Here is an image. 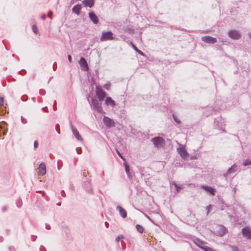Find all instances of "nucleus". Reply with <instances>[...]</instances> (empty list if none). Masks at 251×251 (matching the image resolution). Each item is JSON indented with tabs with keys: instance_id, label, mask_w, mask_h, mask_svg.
Wrapping results in <instances>:
<instances>
[{
	"instance_id": "nucleus-1",
	"label": "nucleus",
	"mask_w": 251,
	"mask_h": 251,
	"mask_svg": "<svg viewBox=\"0 0 251 251\" xmlns=\"http://www.w3.org/2000/svg\"><path fill=\"white\" fill-rule=\"evenodd\" d=\"M151 142L157 148H161L164 146L165 142L163 139L160 137H155L151 139Z\"/></svg>"
},
{
	"instance_id": "nucleus-2",
	"label": "nucleus",
	"mask_w": 251,
	"mask_h": 251,
	"mask_svg": "<svg viewBox=\"0 0 251 251\" xmlns=\"http://www.w3.org/2000/svg\"><path fill=\"white\" fill-rule=\"evenodd\" d=\"M113 39V33L111 31L103 32L100 38V41L112 40Z\"/></svg>"
},
{
	"instance_id": "nucleus-3",
	"label": "nucleus",
	"mask_w": 251,
	"mask_h": 251,
	"mask_svg": "<svg viewBox=\"0 0 251 251\" xmlns=\"http://www.w3.org/2000/svg\"><path fill=\"white\" fill-rule=\"evenodd\" d=\"M96 95L100 100H103L105 97V93L99 86L96 87Z\"/></svg>"
},
{
	"instance_id": "nucleus-4",
	"label": "nucleus",
	"mask_w": 251,
	"mask_h": 251,
	"mask_svg": "<svg viewBox=\"0 0 251 251\" xmlns=\"http://www.w3.org/2000/svg\"><path fill=\"white\" fill-rule=\"evenodd\" d=\"M177 150L182 158L186 159L189 156V154L185 149L184 146H180L177 149Z\"/></svg>"
},
{
	"instance_id": "nucleus-5",
	"label": "nucleus",
	"mask_w": 251,
	"mask_h": 251,
	"mask_svg": "<svg viewBox=\"0 0 251 251\" xmlns=\"http://www.w3.org/2000/svg\"><path fill=\"white\" fill-rule=\"evenodd\" d=\"M103 122L104 125L108 127H113L115 126V123L114 121L108 117L104 116Z\"/></svg>"
},
{
	"instance_id": "nucleus-6",
	"label": "nucleus",
	"mask_w": 251,
	"mask_h": 251,
	"mask_svg": "<svg viewBox=\"0 0 251 251\" xmlns=\"http://www.w3.org/2000/svg\"><path fill=\"white\" fill-rule=\"evenodd\" d=\"M228 34L231 38L234 40L239 39L241 37V35L239 32L235 30H231L229 31Z\"/></svg>"
},
{
	"instance_id": "nucleus-7",
	"label": "nucleus",
	"mask_w": 251,
	"mask_h": 251,
	"mask_svg": "<svg viewBox=\"0 0 251 251\" xmlns=\"http://www.w3.org/2000/svg\"><path fill=\"white\" fill-rule=\"evenodd\" d=\"M201 39L203 42L209 44H214L217 42L215 38L209 36H203L201 38Z\"/></svg>"
},
{
	"instance_id": "nucleus-8",
	"label": "nucleus",
	"mask_w": 251,
	"mask_h": 251,
	"mask_svg": "<svg viewBox=\"0 0 251 251\" xmlns=\"http://www.w3.org/2000/svg\"><path fill=\"white\" fill-rule=\"evenodd\" d=\"M243 236L248 239H251V230L249 227H245L242 229Z\"/></svg>"
},
{
	"instance_id": "nucleus-9",
	"label": "nucleus",
	"mask_w": 251,
	"mask_h": 251,
	"mask_svg": "<svg viewBox=\"0 0 251 251\" xmlns=\"http://www.w3.org/2000/svg\"><path fill=\"white\" fill-rule=\"evenodd\" d=\"M79 65L84 70H87L88 69L87 63L85 58L81 57L79 62Z\"/></svg>"
},
{
	"instance_id": "nucleus-10",
	"label": "nucleus",
	"mask_w": 251,
	"mask_h": 251,
	"mask_svg": "<svg viewBox=\"0 0 251 251\" xmlns=\"http://www.w3.org/2000/svg\"><path fill=\"white\" fill-rule=\"evenodd\" d=\"M39 174L42 176L46 174V166L44 163H42L39 167Z\"/></svg>"
},
{
	"instance_id": "nucleus-11",
	"label": "nucleus",
	"mask_w": 251,
	"mask_h": 251,
	"mask_svg": "<svg viewBox=\"0 0 251 251\" xmlns=\"http://www.w3.org/2000/svg\"><path fill=\"white\" fill-rule=\"evenodd\" d=\"M72 132L75 136V138L78 140L82 141V138L81 136L79 135L78 131L76 129V128L72 126Z\"/></svg>"
},
{
	"instance_id": "nucleus-12",
	"label": "nucleus",
	"mask_w": 251,
	"mask_h": 251,
	"mask_svg": "<svg viewBox=\"0 0 251 251\" xmlns=\"http://www.w3.org/2000/svg\"><path fill=\"white\" fill-rule=\"evenodd\" d=\"M117 209L119 211V213H120L121 216H122V217H123V218H125L126 217V215H127L126 212L121 206H118L117 207Z\"/></svg>"
},
{
	"instance_id": "nucleus-13",
	"label": "nucleus",
	"mask_w": 251,
	"mask_h": 251,
	"mask_svg": "<svg viewBox=\"0 0 251 251\" xmlns=\"http://www.w3.org/2000/svg\"><path fill=\"white\" fill-rule=\"evenodd\" d=\"M82 3L86 7H92L94 5V0H84Z\"/></svg>"
},
{
	"instance_id": "nucleus-14",
	"label": "nucleus",
	"mask_w": 251,
	"mask_h": 251,
	"mask_svg": "<svg viewBox=\"0 0 251 251\" xmlns=\"http://www.w3.org/2000/svg\"><path fill=\"white\" fill-rule=\"evenodd\" d=\"M105 103L107 105L114 106L115 105V101L110 97H106L105 100Z\"/></svg>"
},
{
	"instance_id": "nucleus-15",
	"label": "nucleus",
	"mask_w": 251,
	"mask_h": 251,
	"mask_svg": "<svg viewBox=\"0 0 251 251\" xmlns=\"http://www.w3.org/2000/svg\"><path fill=\"white\" fill-rule=\"evenodd\" d=\"M201 188L204 189L207 192L210 193L212 195H214L215 194V190L211 187L202 186Z\"/></svg>"
},
{
	"instance_id": "nucleus-16",
	"label": "nucleus",
	"mask_w": 251,
	"mask_h": 251,
	"mask_svg": "<svg viewBox=\"0 0 251 251\" xmlns=\"http://www.w3.org/2000/svg\"><path fill=\"white\" fill-rule=\"evenodd\" d=\"M92 104L98 110H100L101 108L100 106V105L98 101L96 99L92 100Z\"/></svg>"
},
{
	"instance_id": "nucleus-17",
	"label": "nucleus",
	"mask_w": 251,
	"mask_h": 251,
	"mask_svg": "<svg viewBox=\"0 0 251 251\" xmlns=\"http://www.w3.org/2000/svg\"><path fill=\"white\" fill-rule=\"evenodd\" d=\"M81 9V6L80 5H76L73 8V12L77 15H78L79 11Z\"/></svg>"
},
{
	"instance_id": "nucleus-18",
	"label": "nucleus",
	"mask_w": 251,
	"mask_h": 251,
	"mask_svg": "<svg viewBox=\"0 0 251 251\" xmlns=\"http://www.w3.org/2000/svg\"><path fill=\"white\" fill-rule=\"evenodd\" d=\"M194 243L197 246L201 248V249H202V247L204 246V243H203L202 242L198 239H196V240H195Z\"/></svg>"
},
{
	"instance_id": "nucleus-19",
	"label": "nucleus",
	"mask_w": 251,
	"mask_h": 251,
	"mask_svg": "<svg viewBox=\"0 0 251 251\" xmlns=\"http://www.w3.org/2000/svg\"><path fill=\"white\" fill-rule=\"evenodd\" d=\"M219 228L220 229L221 232L219 233L220 236H223L226 232V229L223 226H219Z\"/></svg>"
},
{
	"instance_id": "nucleus-20",
	"label": "nucleus",
	"mask_w": 251,
	"mask_h": 251,
	"mask_svg": "<svg viewBox=\"0 0 251 251\" xmlns=\"http://www.w3.org/2000/svg\"><path fill=\"white\" fill-rule=\"evenodd\" d=\"M136 228L137 230L141 233H143L144 231V228L143 227V226L139 225H137L136 226Z\"/></svg>"
},
{
	"instance_id": "nucleus-21",
	"label": "nucleus",
	"mask_w": 251,
	"mask_h": 251,
	"mask_svg": "<svg viewBox=\"0 0 251 251\" xmlns=\"http://www.w3.org/2000/svg\"><path fill=\"white\" fill-rule=\"evenodd\" d=\"M91 20L94 24H97L98 22V17H90Z\"/></svg>"
},
{
	"instance_id": "nucleus-22",
	"label": "nucleus",
	"mask_w": 251,
	"mask_h": 251,
	"mask_svg": "<svg viewBox=\"0 0 251 251\" xmlns=\"http://www.w3.org/2000/svg\"><path fill=\"white\" fill-rule=\"evenodd\" d=\"M202 249L204 250L205 251H214V250L208 247H207L204 245L203 247H202Z\"/></svg>"
},
{
	"instance_id": "nucleus-23",
	"label": "nucleus",
	"mask_w": 251,
	"mask_h": 251,
	"mask_svg": "<svg viewBox=\"0 0 251 251\" xmlns=\"http://www.w3.org/2000/svg\"><path fill=\"white\" fill-rule=\"evenodd\" d=\"M125 165L126 172L127 174V175L129 176V167L128 165L127 164H126V163H125Z\"/></svg>"
},
{
	"instance_id": "nucleus-24",
	"label": "nucleus",
	"mask_w": 251,
	"mask_h": 251,
	"mask_svg": "<svg viewBox=\"0 0 251 251\" xmlns=\"http://www.w3.org/2000/svg\"><path fill=\"white\" fill-rule=\"evenodd\" d=\"M32 30L35 33L37 34L38 33L37 28L35 25H33Z\"/></svg>"
},
{
	"instance_id": "nucleus-25",
	"label": "nucleus",
	"mask_w": 251,
	"mask_h": 251,
	"mask_svg": "<svg viewBox=\"0 0 251 251\" xmlns=\"http://www.w3.org/2000/svg\"><path fill=\"white\" fill-rule=\"evenodd\" d=\"M104 88L107 90H109L110 89V84H106L104 86Z\"/></svg>"
},
{
	"instance_id": "nucleus-26",
	"label": "nucleus",
	"mask_w": 251,
	"mask_h": 251,
	"mask_svg": "<svg viewBox=\"0 0 251 251\" xmlns=\"http://www.w3.org/2000/svg\"><path fill=\"white\" fill-rule=\"evenodd\" d=\"M4 103V99L2 97H0V106H2Z\"/></svg>"
},
{
	"instance_id": "nucleus-27",
	"label": "nucleus",
	"mask_w": 251,
	"mask_h": 251,
	"mask_svg": "<svg viewBox=\"0 0 251 251\" xmlns=\"http://www.w3.org/2000/svg\"><path fill=\"white\" fill-rule=\"evenodd\" d=\"M38 146V143L37 141H35L34 143V148H37Z\"/></svg>"
},
{
	"instance_id": "nucleus-28",
	"label": "nucleus",
	"mask_w": 251,
	"mask_h": 251,
	"mask_svg": "<svg viewBox=\"0 0 251 251\" xmlns=\"http://www.w3.org/2000/svg\"><path fill=\"white\" fill-rule=\"evenodd\" d=\"M123 238V236H118L116 238V240L117 242H119L120 239H122Z\"/></svg>"
},
{
	"instance_id": "nucleus-29",
	"label": "nucleus",
	"mask_w": 251,
	"mask_h": 251,
	"mask_svg": "<svg viewBox=\"0 0 251 251\" xmlns=\"http://www.w3.org/2000/svg\"><path fill=\"white\" fill-rule=\"evenodd\" d=\"M136 51H137V52H138L140 54H141V55H144V54H143V52H142V51H141V50H139L138 49V50H137Z\"/></svg>"
},
{
	"instance_id": "nucleus-30",
	"label": "nucleus",
	"mask_w": 251,
	"mask_h": 251,
	"mask_svg": "<svg viewBox=\"0 0 251 251\" xmlns=\"http://www.w3.org/2000/svg\"><path fill=\"white\" fill-rule=\"evenodd\" d=\"M117 152L119 154V155L120 156V157L124 160H125V159L123 157V156L119 153V152L118 151H117Z\"/></svg>"
},
{
	"instance_id": "nucleus-31",
	"label": "nucleus",
	"mask_w": 251,
	"mask_h": 251,
	"mask_svg": "<svg viewBox=\"0 0 251 251\" xmlns=\"http://www.w3.org/2000/svg\"><path fill=\"white\" fill-rule=\"evenodd\" d=\"M68 58L69 59V62H71V61H72V57H71V56L70 55H68Z\"/></svg>"
},
{
	"instance_id": "nucleus-32",
	"label": "nucleus",
	"mask_w": 251,
	"mask_h": 251,
	"mask_svg": "<svg viewBox=\"0 0 251 251\" xmlns=\"http://www.w3.org/2000/svg\"><path fill=\"white\" fill-rule=\"evenodd\" d=\"M250 163H251L250 162H248L247 161H245L244 165L245 166H247V165L250 164Z\"/></svg>"
},
{
	"instance_id": "nucleus-33",
	"label": "nucleus",
	"mask_w": 251,
	"mask_h": 251,
	"mask_svg": "<svg viewBox=\"0 0 251 251\" xmlns=\"http://www.w3.org/2000/svg\"><path fill=\"white\" fill-rule=\"evenodd\" d=\"M232 171H233V167H231L229 169L227 172L230 173H231Z\"/></svg>"
},
{
	"instance_id": "nucleus-34",
	"label": "nucleus",
	"mask_w": 251,
	"mask_h": 251,
	"mask_svg": "<svg viewBox=\"0 0 251 251\" xmlns=\"http://www.w3.org/2000/svg\"><path fill=\"white\" fill-rule=\"evenodd\" d=\"M89 16H96V15L93 12H90L89 13Z\"/></svg>"
},
{
	"instance_id": "nucleus-35",
	"label": "nucleus",
	"mask_w": 251,
	"mask_h": 251,
	"mask_svg": "<svg viewBox=\"0 0 251 251\" xmlns=\"http://www.w3.org/2000/svg\"><path fill=\"white\" fill-rule=\"evenodd\" d=\"M132 47L133 48V49L136 51L137 50H138V49L136 47V46L135 45H134L133 44H132Z\"/></svg>"
},
{
	"instance_id": "nucleus-36",
	"label": "nucleus",
	"mask_w": 251,
	"mask_h": 251,
	"mask_svg": "<svg viewBox=\"0 0 251 251\" xmlns=\"http://www.w3.org/2000/svg\"><path fill=\"white\" fill-rule=\"evenodd\" d=\"M52 12H51V11H49V12H48V15H47V16H51V15H52Z\"/></svg>"
},
{
	"instance_id": "nucleus-37",
	"label": "nucleus",
	"mask_w": 251,
	"mask_h": 251,
	"mask_svg": "<svg viewBox=\"0 0 251 251\" xmlns=\"http://www.w3.org/2000/svg\"><path fill=\"white\" fill-rule=\"evenodd\" d=\"M78 150H79V148H77L76 149V151H77V153H79Z\"/></svg>"
},
{
	"instance_id": "nucleus-38",
	"label": "nucleus",
	"mask_w": 251,
	"mask_h": 251,
	"mask_svg": "<svg viewBox=\"0 0 251 251\" xmlns=\"http://www.w3.org/2000/svg\"><path fill=\"white\" fill-rule=\"evenodd\" d=\"M174 119H175V121L177 123H179V121H178L177 120H176V119L175 118V117H174Z\"/></svg>"
},
{
	"instance_id": "nucleus-39",
	"label": "nucleus",
	"mask_w": 251,
	"mask_h": 251,
	"mask_svg": "<svg viewBox=\"0 0 251 251\" xmlns=\"http://www.w3.org/2000/svg\"><path fill=\"white\" fill-rule=\"evenodd\" d=\"M175 186H176V188L177 191H178V188L177 187V185L176 184H175Z\"/></svg>"
},
{
	"instance_id": "nucleus-40",
	"label": "nucleus",
	"mask_w": 251,
	"mask_h": 251,
	"mask_svg": "<svg viewBox=\"0 0 251 251\" xmlns=\"http://www.w3.org/2000/svg\"><path fill=\"white\" fill-rule=\"evenodd\" d=\"M249 35L250 38L251 39V33H249Z\"/></svg>"
},
{
	"instance_id": "nucleus-41",
	"label": "nucleus",
	"mask_w": 251,
	"mask_h": 251,
	"mask_svg": "<svg viewBox=\"0 0 251 251\" xmlns=\"http://www.w3.org/2000/svg\"><path fill=\"white\" fill-rule=\"evenodd\" d=\"M210 205L208 206L207 207V209H208V211H209V209L210 208Z\"/></svg>"
},
{
	"instance_id": "nucleus-42",
	"label": "nucleus",
	"mask_w": 251,
	"mask_h": 251,
	"mask_svg": "<svg viewBox=\"0 0 251 251\" xmlns=\"http://www.w3.org/2000/svg\"><path fill=\"white\" fill-rule=\"evenodd\" d=\"M81 151V148H79V151Z\"/></svg>"
}]
</instances>
